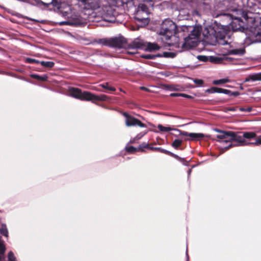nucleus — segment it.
Returning <instances> with one entry per match:
<instances>
[{
  "mask_svg": "<svg viewBox=\"0 0 261 261\" xmlns=\"http://www.w3.org/2000/svg\"><path fill=\"white\" fill-rule=\"evenodd\" d=\"M237 14V13L229 14L228 17L231 20L230 23V27L233 31H241L244 32L246 38L249 39L252 43L260 41L261 40V23L258 20H255L253 18Z\"/></svg>",
  "mask_w": 261,
  "mask_h": 261,
  "instance_id": "obj_1",
  "label": "nucleus"
},
{
  "mask_svg": "<svg viewBox=\"0 0 261 261\" xmlns=\"http://www.w3.org/2000/svg\"><path fill=\"white\" fill-rule=\"evenodd\" d=\"M241 0H223L222 2H219L215 7V12L214 16L216 17L220 15H226L228 17L229 14L237 13L244 17L246 16V14L243 9L242 6L239 5Z\"/></svg>",
  "mask_w": 261,
  "mask_h": 261,
  "instance_id": "obj_2",
  "label": "nucleus"
},
{
  "mask_svg": "<svg viewBox=\"0 0 261 261\" xmlns=\"http://www.w3.org/2000/svg\"><path fill=\"white\" fill-rule=\"evenodd\" d=\"M176 25L170 19H166L162 23L160 34L161 39L169 46L179 47V38L176 33Z\"/></svg>",
  "mask_w": 261,
  "mask_h": 261,
  "instance_id": "obj_3",
  "label": "nucleus"
},
{
  "mask_svg": "<svg viewBox=\"0 0 261 261\" xmlns=\"http://www.w3.org/2000/svg\"><path fill=\"white\" fill-rule=\"evenodd\" d=\"M217 138L220 140V142L223 145H227L223 146L225 150L233 146H243L249 144L261 145V136L258 137L255 142L252 143L247 142L243 136L237 135L232 132H222V134L217 135Z\"/></svg>",
  "mask_w": 261,
  "mask_h": 261,
  "instance_id": "obj_4",
  "label": "nucleus"
},
{
  "mask_svg": "<svg viewBox=\"0 0 261 261\" xmlns=\"http://www.w3.org/2000/svg\"><path fill=\"white\" fill-rule=\"evenodd\" d=\"M187 30L190 32L189 35L185 38L184 42L179 43V47L182 50L188 49L196 46L200 42V36L201 34V29L198 27L189 26L186 27L184 31Z\"/></svg>",
  "mask_w": 261,
  "mask_h": 261,
  "instance_id": "obj_5",
  "label": "nucleus"
},
{
  "mask_svg": "<svg viewBox=\"0 0 261 261\" xmlns=\"http://www.w3.org/2000/svg\"><path fill=\"white\" fill-rule=\"evenodd\" d=\"M69 94L76 98L82 100L87 101H106L108 100V97L106 95H100L99 96L93 94L88 91L82 92L79 89L71 88L69 91Z\"/></svg>",
  "mask_w": 261,
  "mask_h": 261,
  "instance_id": "obj_6",
  "label": "nucleus"
},
{
  "mask_svg": "<svg viewBox=\"0 0 261 261\" xmlns=\"http://www.w3.org/2000/svg\"><path fill=\"white\" fill-rule=\"evenodd\" d=\"M152 7L153 4L152 2L149 3L144 2L140 4L135 14V18L138 21L142 22L143 25H146L149 22V14L150 13L149 6Z\"/></svg>",
  "mask_w": 261,
  "mask_h": 261,
  "instance_id": "obj_7",
  "label": "nucleus"
},
{
  "mask_svg": "<svg viewBox=\"0 0 261 261\" xmlns=\"http://www.w3.org/2000/svg\"><path fill=\"white\" fill-rule=\"evenodd\" d=\"M60 9V14L68 19L71 18V20L63 21L59 22L60 25H78L80 23V21L78 19H75L72 16V10L71 7L69 5L63 3L61 4L60 7L58 8Z\"/></svg>",
  "mask_w": 261,
  "mask_h": 261,
  "instance_id": "obj_8",
  "label": "nucleus"
},
{
  "mask_svg": "<svg viewBox=\"0 0 261 261\" xmlns=\"http://www.w3.org/2000/svg\"><path fill=\"white\" fill-rule=\"evenodd\" d=\"M177 5L181 14L190 15H198L197 11L195 10L197 7V2L195 0H178Z\"/></svg>",
  "mask_w": 261,
  "mask_h": 261,
  "instance_id": "obj_9",
  "label": "nucleus"
},
{
  "mask_svg": "<svg viewBox=\"0 0 261 261\" xmlns=\"http://www.w3.org/2000/svg\"><path fill=\"white\" fill-rule=\"evenodd\" d=\"M99 15L106 21L114 22L116 12L114 9L110 5H102L98 10Z\"/></svg>",
  "mask_w": 261,
  "mask_h": 261,
  "instance_id": "obj_10",
  "label": "nucleus"
},
{
  "mask_svg": "<svg viewBox=\"0 0 261 261\" xmlns=\"http://www.w3.org/2000/svg\"><path fill=\"white\" fill-rule=\"evenodd\" d=\"M80 6L86 10H99L101 4L100 0H78Z\"/></svg>",
  "mask_w": 261,
  "mask_h": 261,
  "instance_id": "obj_11",
  "label": "nucleus"
},
{
  "mask_svg": "<svg viewBox=\"0 0 261 261\" xmlns=\"http://www.w3.org/2000/svg\"><path fill=\"white\" fill-rule=\"evenodd\" d=\"M175 131L178 132L179 135L184 136H188L190 137L188 139L190 141H198L202 139L205 135L202 133H188L187 132L181 131L178 129H174Z\"/></svg>",
  "mask_w": 261,
  "mask_h": 261,
  "instance_id": "obj_12",
  "label": "nucleus"
},
{
  "mask_svg": "<svg viewBox=\"0 0 261 261\" xmlns=\"http://www.w3.org/2000/svg\"><path fill=\"white\" fill-rule=\"evenodd\" d=\"M123 115L125 117L126 120H125V124L127 126H135L138 125L141 127H145V125L142 123L140 120L138 119L128 115L127 114L124 113L123 114Z\"/></svg>",
  "mask_w": 261,
  "mask_h": 261,
  "instance_id": "obj_13",
  "label": "nucleus"
},
{
  "mask_svg": "<svg viewBox=\"0 0 261 261\" xmlns=\"http://www.w3.org/2000/svg\"><path fill=\"white\" fill-rule=\"evenodd\" d=\"M39 6L42 5L44 6V8H48L51 9L53 7H59L60 4V0H39L38 2Z\"/></svg>",
  "mask_w": 261,
  "mask_h": 261,
  "instance_id": "obj_14",
  "label": "nucleus"
},
{
  "mask_svg": "<svg viewBox=\"0 0 261 261\" xmlns=\"http://www.w3.org/2000/svg\"><path fill=\"white\" fill-rule=\"evenodd\" d=\"M110 45L118 48H124L126 46V41L123 37H116L110 40Z\"/></svg>",
  "mask_w": 261,
  "mask_h": 261,
  "instance_id": "obj_15",
  "label": "nucleus"
},
{
  "mask_svg": "<svg viewBox=\"0 0 261 261\" xmlns=\"http://www.w3.org/2000/svg\"><path fill=\"white\" fill-rule=\"evenodd\" d=\"M203 33L204 36L207 39H213V38L216 39L217 37L216 31L211 26L206 28Z\"/></svg>",
  "mask_w": 261,
  "mask_h": 261,
  "instance_id": "obj_16",
  "label": "nucleus"
},
{
  "mask_svg": "<svg viewBox=\"0 0 261 261\" xmlns=\"http://www.w3.org/2000/svg\"><path fill=\"white\" fill-rule=\"evenodd\" d=\"M257 81H261V73H255L249 75L246 78L244 82H255Z\"/></svg>",
  "mask_w": 261,
  "mask_h": 261,
  "instance_id": "obj_17",
  "label": "nucleus"
},
{
  "mask_svg": "<svg viewBox=\"0 0 261 261\" xmlns=\"http://www.w3.org/2000/svg\"><path fill=\"white\" fill-rule=\"evenodd\" d=\"M160 48V46L156 43H148L146 49L149 51H153L159 50Z\"/></svg>",
  "mask_w": 261,
  "mask_h": 261,
  "instance_id": "obj_18",
  "label": "nucleus"
},
{
  "mask_svg": "<svg viewBox=\"0 0 261 261\" xmlns=\"http://www.w3.org/2000/svg\"><path fill=\"white\" fill-rule=\"evenodd\" d=\"M228 82H229V80L228 79L226 78V79H220V80H214L213 82V84L215 85H218L228 83Z\"/></svg>",
  "mask_w": 261,
  "mask_h": 261,
  "instance_id": "obj_19",
  "label": "nucleus"
},
{
  "mask_svg": "<svg viewBox=\"0 0 261 261\" xmlns=\"http://www.w3.org/2000/svg\"><path fill=\"white\" fill-rule=\"evenodd\" d=\"M132 46L133 49L142 48L143 44L142 42L135 40L133 42Z\"/></svg>",
  "mask_w": 261,
  "mask_h": 261,
  "instance_id": "obj_20",
  "label": "nucleus"
},
{
  "mask_svg": "<svg viewBox=\"0 0 261 261\" xmlns=\"http://www.w3.org/2000/svg\"><path fill=\"white\" fill-rule=\"evenodd\" d=\"M243 136L244 138L250 139L256 137V135L254 132H245Z\"/></svg>",
  "mask_w": 261,
  "mask_h": 261,
  "instance_id": "obj_21",
  "label": "nucleus"
},
{
  "mask_svg": "<svg viewBox=\"0 0 261 261\" xmlns=\"http://www.w3.org/2000/svg\"><path fill=\"white\" fill-rule=\"evenodd\" d=\"M210 60L211 62L219 64L222 63L223 59L221 58L211 56L210 57Z\"/></svg>",
  "mask_w": 261,
  "mask_h": 261,
  "instance_id": "obj_22",
  "label": "nucleus"
},
{
  "mask_svg": "<svg viewBox=\"0 0 261 261\" xmlns=\"http://www.w3.org/2000/svg\"><path fill=\"white\" fill-rule=\"evenodd\" d=\"M158 128H159L160 131L163 132H169L172 130H173L175 131V130H174L175 129L172 128L170 127L164 126L161 124H159L158 125Z\"/></svg>",
  "mask_w": 261,
  "mask_h": 261,
  "instance_id": "obj_23",
  "label": "nucleus"
},
{
  "mask_svg": "<svg viewBox=\"0 0 261 261\" xmlns=\"http://www.w3.org/2000/svg\"><path fill=\"white\" fill-rule=\"evenodd\" d=\"M40 64L43 66L51 68L54 66L55 63L51 61H41Z\"/></svg>",
  "mask_w": 261,
  "mask_h": 261,
  "instance_id": "obj_24",
  "label": "nucleus"
},
{
  "mask_svg": "<svg viewBox=\"0 0 261 261\" xmlns=\"http://www.w3.org/2000/svg\"><path fill=\"white\" fill-rule=\"evenodd\" d=\"M231 53L232 54H233V55H242L244 54L245 49L243 48L234 49L231 50Z\"/></svg>",
  "mask_w": 261,
  "mask_h": 261,
  "instance_id": "obj_25",
  "label": "nucleus"
},
{
  "mask_svg": "<svg viewBox=\"0 0 261 261\" xmlns=\"http://www.w3.org/2000/svg\"><path fill=\"white\" fill-rule=\"evenodd\" d=\"M182 141L179 139H175L172 143V146L175 149H177L182 144Z\"/></svg>",
  "mask_w": 261,
  "mask_h": 261,
  "instance_id": "obj_26",
  "label": "nucleus"
},
{
  "mask_svg": "<svg viewBox=\"0 0 261 261\" xmlns=\"http://www.w3.org/2000/svg\"><path fill=\"white\" fill-rule=\"evenodd\" d=\"M0 232L6 237L8 236V231L5 225H3L2 227L0 228Z\"/></svg>",
  "mask_w": 261,
  "mask_h": 261,
  "instance_id": "obj_27",
  "label": "nucleus"
},
{
  "mask_svg": "<svg viewBox=\"0 0 261 261\" xmlns=\"http://www.w3.org/2000/svg\"><path fill=\"white\" fill-rule=\"evenodd\" d=\"M111 4L113 6L118 7L122 5L123 2L122 0H111Z\"/></svg>",
  "mask_w": 261,
  "mask_h": 261,
  "instance_id": "obj_28",
  "label": "nucleus"
},
{
  "mask_svg": "<svg viewBox=\"0 0 261 261\" xmlns=\"http://www.w3.org/2000/svg\"><path fill=\"white\" fill-rule=\"evenodd\" d=\"M220 88L217 87H212L210 89H208L206 90V92L209 93H220Z\"/></svg>",
  "mask_w": 261,
  "mask_h": 261,
  "instance_id": "obj_29",
  "label": "nucleus"
},
{
  "mask_svg": "<svg viewBox=\"0 0 261 261\" xmlns=\"http://www.w3.org/2000/svg\"><path fill=\"white\" fill-rule=\"evenodd\" d=\"M151 149H154L156 151H159L161 152L168 154L170 153L169 151H168L166 149H163L161 147H151Z\"/></svg>",
  "mask_w": 261,
  "mask_h": 261,
  "instance_id": "obj_30",
  "label": "nucleus"
},
{
  "mask_svg": "<svg viewBox=\"0 0 261 261\" xmlns=\"http://www.w3.org/2000/svg\"><path fill=\"white\" fill-rule=\"evenodd\" d=\"M25 61L29 63L40 64L41 62V61L32 58H27Z\"/></svg>",
  "mask_w": 261,
  "mask_h": 261,
  "instance_id": "obj_31",
  "label": "nucleus"
},
{
  "mask_svg": "<svg viewBox=\"0 0 261 261\" xmlns=\"http://www.w3.org/2000/svg\"><path fill=\"white\" fill-rule=\"evenodd\" d=\"M126 150L128 152H134L137 150V148L133 146H126L125 147Z\"/></svg>",
  "mask_w": 261,
  "mask_h": 261,
  "instance_id": "obj_32",
  "label": "nucleus"
},
{
  "mask_svg": "<svg viewBox=\"0 0 261 261\" xmlns=\"http://www.w3.org/2000/svg\"><path fill=\"white\" fill-rule=\"evenodd\" d=\"M8 261H16L14 254L11 251L8 253Z\"/></svg>",
  "mask_w": 261,
  "mask_h": 261,
  "instance_id": "obj_33",
  "label": "nucleus"
},
{
  "mask_svg": "<svg viewBox=\"0 0 261 261\" xmlns=\"http://www.w3.org/2000/svg\"><path fill=\"white\" fill-rule=\"evenodd\" d=\"M231 91L227 89H220V93H224L225 94L230 95Z\"/></svg>",
  "mask_w": 261,
  "mask_h": 261,
  "instance_id": "obj_34",
  "label": "nucleus"
},
{
  "mask_svg": "<svg viewBox=\"0 0 261 261\" xmlns=\"http://www.w3.org/2000/svg\"><path fill=\"white\" fill-rule=\"evenodd\" d=\"M193 82L199 86H201L203 84V80L200 79H194L193 80Z\"/></svg>",
  "mask_w": 261,
  "mask_h": 261,
  "instance_id": "obj_35",
  "label": "nucleus"
},
{
  "mask_svg": "<svg viewBox=\"0 0 261 261\" xmlns=\"http://www.w3.org/2000/svg\"><path fill=\"white\" fill-rule=\"evenodd\" d=\"M239 110L241 111L242 112H251L252 111V108L251 107H247L246 108H239Z\"/></svg>",
  "mask_w": 261,
  "mask_h": 261,
  "instance_id": "obj_36",
  "label": "nucleus"
},
{
  "mask_svg": "<svg viewBox=\"0 0 261 261\" xmlns=\"http://www.w3.org/2000/svg\"><path fill=\"white\" fill-rule=\"evenodd\" d=\"M141 57L145 59H153L154 58V56L151 55H142Z\"/></svg>",
  "mask_w": 261,
  "mask_h": 261,
  "instance_id": "obj_37",
  "label": "nucleus"
},
{
  "mask_svg": "<svg viewBox=\"0 0 261 261\" xmlns=\"http://www.w3.org/2000/svg\"><path fill=\"white\" fill-rule=\"evenodd\" d=\"M32 77H33L35 79H38V80H40L41 81H44L45 80V77L39 76L38 75H37V74L32 75Z\"/></svg>",
  "mask_w": 261,
  "mask_h": 261,
  "instance_id": "obj_38",
  "label": "nucleus"
},
{
  "mask_svg": "<svg viewBox=\"0 0 261 261\" xmlns=\"http://www.w3.org/2000/svg\"><path fill=\"white\" fill-rule=\"evenodd\" d=\"M168 155H170L172 156H173V157H174V158H176V159H178V160H179L180 161L182 160V159H181V158L178 156L177 155L175 154H174V153H172L171 152H170V153L168 154Z\"/></svg>",
  "mask_w": 261,
  "mask_h": 261,
  "instance_id": "obj_39",
  "label": "nucleus"
},
{
  "mask_svg": "<svg viewBox=\"0 0 261 261\" xmlns=\"http://www.w3.org/2000/svg\"><path fill=\"white\" fill-rule=\"evenodd\" d=\"M198 59L199 60L204 61V62L207 61V60H208V58L207 57L203 56H198Z\"/></svg>",
  "mask_w": 261,
  "mask_h": 261,
  "instance_id": "obj_40",
  "label": "nucleus"
},
{
  "mask_svg": "<svg viewBox=\"0 0 261 261\" xmlns=\"http://www.w3.org/2000/svg\"><path fill=\"white\" fill-rule=\"evenodd\" d=\"M237 108H235V107L229 108L226 109V112H228L229 111H235L237 110Z\"/></svg>",
  "mask_w": 261,
  "mask_h": 261,
  "instance_id": "obj_41",
  "label": "nucleus"
},
{
  "mask_svg": "<svg viewBox=\"0 0 261 261\" xmlns=\"http://www.w3.org/2000/svg\"><path fill=\"white\" fill-rule=\"evenodd\" d=\"M148 144H145V143H144V144H141L140 147H139V149H142V148H147L148 147Z\"/></svg>",
  "mask_w": 261,
  "mask_h": 261,
  "instance_id": "obj_42",
  "label": "nucleus"
},
{
  "mask_svg": "<svg viewBox=\"0 0 261 261\" xmlns=\"http://www.w3.org/2000/svg\"><path fill=\"white\" fill-rule=\"evenodd\" d=\"M180 93H171L170 94V96L172 97L180 96Z\"/></svg>",
  "mask_w": 261,
  "mask_h": 261,
  "instance_id": "obj_43",
  "label": "nucleus"
},
{
  "mask_svg": "<svg viewBox=\"0 0 261 261\" xmlns=\"http://www.w3.org/2000/svg\"><path fill=\"white\" fill-rule=\"evenodd\" d=\"M100 86H101L103 88L107 89H108V87H109L108 83H106L105 84H101V85H100Z\"/></svg>",
  "mask_w": 261,
  "mask_h": 261,
  "instance_id": "obj_44",
  "label": "nucleus"
},
{
  "mask_svg": "<svg viewBox=\"0 0 261 261\" xmlns=\"http://www.w3.org/2000/svg\"><path fill=\"white\" fill-rule=\"evenodd\" d=\"M239 93L238 92H231L230 93V95H233V96H238L239 95Z\"/></svg>",
  "mask_w": 261,
  "mask_h": 261,
  "instance_id": "obj_45",
  "label": "nucleus"
},
{
  "mask_svg": "<svg viewBox=\"0 0 261 261\" xmlns=\"http://www.w3.org/2000/svg\"><path fill=\"white\" fill-rule=\"evenodd\" d=\"M180 96H182V97H187V98L190 97V96L187 95L186 94H184V93H180Z\"/></svg>",
  "mask_w": 261,
  "mask_h": 261,
  "instance_id": "obj_46",
  "label": "nucleus"
},
{
  "mask_svg": "<svg viewBox=\"0 0 261 261\" xmlns=\"http://www.w3.org/2000/svg\"><path fill=\"white\" fill-rule=\"evenodd\" d=\"M108 89L110 90H111V91H115V89L114 88L110 87H108Z\"/></svg>",
  "mask_w": 261,
  "mask_h": 261,
  "instance_id": "obj_47",
  "label": "nucleus"
},
{
  "mask_svg": "<svg viewBox=\"0 0 261 261\" xmlns=\"http://www.w3.org/2000/svg\"><path fill=\"white\" fill-rule=\"evenodd\" d=\"M127 53L128 54H135V51H127Z\"/></svg>",
  "mask_w": 261,
  "mask_h": 261,
  "instance_id": "obj_48",
  "label": "nucleus"
},
{
  "mask_svg": "<svg viewBox=\"0 0 261 261\" xmlns=\"http://www.w3.org/2000/svg\"><path fill=\"white\" fill-rule=\"evenodd\" d=\"M215 131H216V132H220V133H221V134H222V132H223L222 131H221V130H219V129H215Z\"/></svg>",
  "mask_w": 261,
  "mask_h": 261,
  "instance_id": "obj_49",
  "label": "nucleus"
},
{
  "mask_svg": "<svg viewBox=\"0 0 261 261\" xmlns=\"http://www.w3.org/2000/svg\"><path fill=\"white\" fill-rule=\"evenodd\" d=\"M141 89H142V90H147L146 88H145V87H141Z\"/></svg>",
  "mask_w": 261,
  "mask_h": 261,
  "instance_id": "obj_50",
  "label": "nucleus"
},
{
  "mask_svg": "<svg viewBox=\"0 0 261 261\" xmlns=\"http://www.w3.org/2000/svg\"><path fill=\"white\" fill-rule=\"evenodd\" d=\"M187 251H188V249L187 248V249H186V254H187V258H188V255Z\"/></svg>",
  "mask_w": 261,
  "mask_h": 261,
  "instance_id": "obj_51",
  "label": "nucleus"
},
{
  "mask_svg": "<svg viewBox=\"0 0 261 261\" xmlns=\"http://www.w3.org/2000/svg\"><path fill=\"white\" fill-rule=\"evenodd\" d=\"M141 137H138V136H137V137H136V138H137V139H140Z\"/></svg>",
  "mask_w": 261,
  "mask_h": 261,
  "instance_id": "obj_52",
  "label": "nucleus"
},
{
  "mask_svg": "<svg viewBox=\"0 0 261 261\" xmlns=\"http://www.w3.org/2000/svg\"><path fill=\"white\" fill-rule=\"evenodd\" d=\"M191 172V170H190L189 171V172H188V174H189V175L190 174Z\"/></svg>",
  "mask_w": 261,
  "mask_h": 261,
  "instance_id": "obj_53",
  "label": "nucleus"
}]
</instances>
